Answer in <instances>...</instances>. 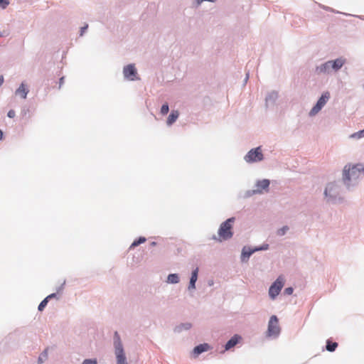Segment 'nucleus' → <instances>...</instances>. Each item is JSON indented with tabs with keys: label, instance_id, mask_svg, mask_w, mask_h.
<instances>
[{
	"label": "nucleus",
	"instance_id": "f704fd0d",
	"mask_svg": "<svg viewBox=\"0 0 364 364\" xmlns=\"http://www.w3.org/2000/svg\"><path fill=\"white\" fill-rule=\"evenodd\" d=\"M3 137V132L0 129V140L2 139Z\"/></svg>",
	"mask_w": 364,
	"mask_h": 364
},
{
	"label": "nucleus",
	"instance_id": "aec40b11",
	"mask_svg": "<svg viewBox=\"0 0 364 364\" xmlns=\"http://www.w3.org/2000/svg\"><path fill=\"white\" fill-rule=\"evenodd\" d=\"M146 238L144 237H140L138 240H134L130 246V248L138 246L139 245L144 243L146 242Z\"/></svg>",
	"mask_w": 364,
	"mask_h": 364
},
{
	"label": "nucleus",
	"instance_id": "f03ea898",
	"mask_svg": "<svg viewBox=\"0 0 364 364\" xmlns=\"http://www.w3.org/2000/svg\"><path fill=\"white\" fill-rule=\"evenodd\" d=\"M234 220V218H231L223 222L218 230V238H214L220 242L231 238L233 235L232 229Z\"/></svg>",
	"mask_w": 364,
	"mask_h": 364
},
{
	"label": "nucleus",
	"instance_id": "c756f323",
	"mask_svg": "<svg viewBox=\"0 0 364 364\" xmlns=\"http://www.w3.org/2000/svg\"><path fill=\"white\" fill-rule=\"evenodd\" d=\"M7 115L10 118H14L16 115L15 111L13 109L9 110Z\"/></svg>",
	"mask_w": 364,
	"mask_h": 364
},
{
	"label": "nucleus",
	"instance_id": "dca6fc26",
	"mask_svg": "<svg viewBox=\"0 0 364 364\" xmlns=\"http://www.w3.org/2000/svg\"><path fill=\"white\" fill-rule=\"evenodd\" d=\"M331 192H333L334 193H337L336 186L333 183L328 184V186L326 188L325 195L327 196L329 193V195L331 197L332 196V195L331 194Z\"/></svg>",
	"mask_w": 364,
	"mask_h": 364
},
{
	"label": "nucleus",
	"instance_id": "f8f14e48",
	"mask_svg": "<svg viewBox=\"0 0 364 364\" xmlns=\"http://www.w3.org/2000/svg\"><path fill=\"white\" fill-rule=\"evenodd\" d=\"M240 339V337L237 335H235L232 337L225 345V350H230L231 348L234 347Z\"/></svg>",
	"mask_w": 364,
	"mask_h": 364
},
{
	"label": "nucleus",
	"instance_id": "423d86ee",
	"mask_svg": "<svg viewBox=\"0 0 364 364\" xmlns=\"http://www.w3.org/2000/svg\"><path fill=\"white\" fill-rule=\"evenodd\" d=\"M245 159L247 162H257L263 159V154L260 147L251 149L245 156Z\"/></svg>",
	"mask_w": 364,
	"mask_h": 364
},
{
	"label": "nucleus",
	"instance_id": "cd10ccee",
	"mask_svg": "<svg viewBox=\"0 0 364 364\" xmlns=\"http://www.w3.org/2000/svg\"><path fill=\"white\" fill-rule=\"evenodd\" d=\"M252 252H246L245 250L243 249L242 256V257L248 258L252 255Z\"/></svg>",
	"mask_w": 364,
	"mask_h": 364
},
{
	"label": "nucleus",
	"instance_id": "bb28decb",
	"mask_svg": "<svg viewBox=\"0 0 364 364\" xmlns=\"http://www.w3.org/2000/svg\"><path fill=\"white\" fill-rule=\"evenodd\" d=\"M82 364H97V362L96 360L86 359Z\"/></svg>",
	"mask_w": 364,
	"mask_h": 364
},
{
	"label": "nucleus",
	"instance_id": "9b49d317",
	"mask_svg": "<svg viewBox=\"0 0 364 364\" xmlns=\"http://www.w3.org/2000/svg\"><path fill=\"white\" fill-rule=\"evenodd\" d=\"M210 349V346L208 343L200 344L196 346L193 349V353L196 355H198L199 354L205 352Z\"/></svg>",
	"mask_w": 364,
	"mask_h": 364
},
{
	"label": "nucleus",
	"instance_id": "4be33fe9",
	"mask_svg": "<svg viewBox=\"0 0 364 364\" xmlns=\"http://www.w3.org/2000/svg\"><path fill=\"white\" fill-rule=\"evenodd\" d=\"M352 138H362L364 136V129L361 131H359L356 133H354L351 136H350Z\"/></svg>",
	"mask_w": 364,
	"mask_h": 364
},
{
	"label": "nucleus",
	"instance_id": "473e14b6",
	"mask_svg": "<svg viewBox=\"0 0 364 364\" xmlns=\"http://www.w3.org/2000/svg\"><path fill=\"white\" fill-rule=\"evenodd\" d=\"M63 80H64V77H63L60 79V87L63 83Z\"/></svg>",
	"mask_w": 364,
	"mask_h": 364
},
{
	"label": "nucleus",
	"instance_id": "ddd939ff",
	"mask_svg": "<svg viewBox=\"0 0 364 364\" xmlns=\"http://www.w3.org/2000/svg\"><path fill=\"white\" fill-rule=\"evenodd\" d=\"M28 90L26 88V85L21 83L20 87L16 90V94L20 95L23 99H26Z\"/></svg>",
	"mask_w": 364,
	"mask_h": 364
},
{
	"label": "nucleus",
	"instance_id": "39448f33",
	"mask_svg": "<svg viewBox=\"0 0 364 364\" xmlns=\"http://www.w3.org/2000/svg\"><path fill=\"white\" fill-rule=\"evenodd\" d=\"M279 332V320L276 316H272L268 323L267 335L269 336H277Z\"/></svg>",
	"mask_w": 364,
	"mask_h": 364
},
{
	"label": "nucleus",
	"instance_id": "0eeeda50",
	"mask_svg": "<svg viewBox=\"0 0 364 364\" xmlns=\"http://www.w3.org/2000/svg\"><path fill=\"white\" fill-rule=\"evenodd\" d=\"M330 98V93L326 92L322 94L321 97L318 100L316 105L310 111V115L314 116L316 114L322 107L326 105L328 99Z\"/></svg>",
	"mask_w": 364,
	"mask_h": 364
},
{
	"label": "nucleus",
	"instance_id": "b1692460",
	"mask_svg": "<svg viewBox=\"0 0 364 364\" xmlns=\"http://www.w3.org/2000/svg\"><path fill=\"white\" fill-rule=\"evenodd\" d=\"M289 230V228L287 226H284L282 228H280L277 230V235L279 236L284 235L286 232Z\"/></svg>",
	"mask_w": 364,
	"mask_h": 364
},
{
	"label": "nucleus",
	"instance_id": "6e6552de",
	"mask_svg": "<svg viewBox=\"0 0 364 364\" xmlns=\"http://www.w3.org/2000/svg\"><path fill=\"white\" fill-rule=\"evenodd\" d=\"M123 73L125 78L129 80H137V72L134 65H128L124 68Z\"/></svg>",
	"mask_w": 364,
	"mask_h": 364
},
{
	"label": "nucleus",
	"instance_id": "a211bd4d",
	"mask_svg": "<svg viewBox=\"0 0 364 364\" xmlns=\"http://www.w3.org/2000/svg\"><path fill=\"white\" fill-rule=\"evenodd\" d=\"M167 282L171 284H176L179 282V278L176 274H171L168 276Z\"/></svg>",
	"mask_w": 364,
	"mask_h": 364
},
{
	"label": "nucleus",
	"instance_id": "412c9836",
	"mask_svg": "<svg viewBox=\"0 0 364 364\" xmlns=\"http://www.w3.org/2000/svg\"><path fill=\"white\" fill-rule=\"evenodd\" d=\"M48 300L45 298L39 304L38 306V310L40 311H43L44 309V308L46 306V305L48 304Z\"/></svg>",
	"mask_w": 364,
	"mask_h": 364
},
{
	"label": "nucleus",
	"instance_id": "2eb2a0df",
	"mask_svg": "<svg viewBox=\"0 0 364 364\" xmlns=\"http://www.w3.org/2000/svg\"><path fill=\"white\" fill-rule=\"evenodd\" d=\"M198 269L196 268L192 272V275H191V277L190 284H189V287H188L189 289H195V283H196V282L197 280V278H198Z\"/></svg>",
	"mask_w": 364,
	"mask_h": 364
},
{
	"label": "nucleus",
	"instance_id": "6ab92c4d",
	"mask_svg": "<svg viewBox=\"0 0 364 364\" xmlns=\"http://www.w3.org/2000/svg\"><path fill=\"white\" fill-rule=\"evenodd\" d=\"M269 186V181L267 179H264L262 181H260L257 183V186L259 188L265 189L267 188Z\"/></svg>",
	"mask_w": 364,
	"mask_h": 364
},
{
	"label": "nucleus",
	"instance_id": "2f4dec72",
	"mask_svg": "<svg viewBox=\"0 0 364 364\" xmlns=\"http://www.w3.org/2000/svg\"><path fill=\"white\" fill-rule=\"evenodd\" d=\"M56 296V294H51L50 295H48L47 297H46L48 300H49L50 299H52V298H54Z\"/></svg>",
	"mask_w": 364,
	"mask_h": 364
},
{
	"label": "nucleus",
	"instance_id": "20e7f679",
	"mask_svg": "<svg viewBox=\"0 0 364 364\" xmlns=\"http://www.w3.org/2000/svg\"><path fill=\"white\" fill-rule=\"evenodd\" d=\"M284 284V278L283 276H279L276 281L271 285L269 289V295L271 299H274L279 294L281 289Z\"/></svg>",
	"mask_w": 364,
	"mask_h": 364
},
{
	"label": "nucleus",
	"instance_id": "f257e3e1",
	"mask_svg": "<svg viewBox=\"0 0 364 364\" xmlns=\"http://www.w3.org/2000/svg\"><path fill=\"white\" fill-rule=\"evenodd\" d=\"M364 176V166L362 164L346 166L343 171V179L345 183L352 180H356L360 177Z\"/></svg>",
	"mask_w": 364,
	"mask_h": 364
},
{
	"label": "nucleus",
	"instance_id": "7ed1b4c3",
	"mask_svg": "<svg viewBox=\"0 0 364 364\" xmlns=\"http://www.w3.org/2000/svg\"><path fill=\"white\" fill-rule=\"evenodd\" d=\"M114 346L115 348L117 364H127L122 344L117 332L114 333Z\"/></svg>",
	"mask_w": 364,
	"mask_h": 364
},
{
	"label": "nucleus",
	"instance_id": "1a4fd4ad",
	"mask_svg": "<svg viewBox=\"0 0 364 364\" xmlns=\"http://www.w3.org/2000/svg\"><path fill=\"white\" fill-rule=\"evenodd\" d=\"M346 61L345 58H339L335 60H329L328 63L331 67V70L337 71L346 63Z\"/></svg>",
	"mask_w": 364,
	"mask_h": 364
},
{
	"label": "nucleus",
	"instance_id": "9d476101",
	"mask_svg": "<svg viewBox=\"0 0 364 364\" xmlns=\"http://www.w3.org/2000/svg\"><path fill=\"white\" fill-rule=\"evenodd\" d=\"M331 70V67L330 64L328 63V61L326 62L325 63L321 65L320 66H318L316 68V72L318 74L321 73H328Z\"/></svg>",
	"mask_w": 364,
	"mask_h": 364
},
{
	"label": "nucleus",
	"instance_id": "5701e85b",
	"mask_svg": "<svg viewBox=\"0 0 364 364\" xmlns=\"http://www.w3.org/2000/svg\"><path fill=\"white\" fill-rule=\"evenodd\" d=\"M169 108L168 104H164L161 108V113L164 115L168 112Z\"/></svg>",
	"mask_w": 364,
	"mask_h": 364
},
{
	"label": "nucleus",
	"instance_id": "72a5a7b5",
	"mask_svg": "<svg viewBox=\"0 0 364 364\" xmlns=\"http://www.w3.org/2000/svg\"><path fill=\"white\" fill-rule=\"evenodd\" d=\"M4 82V77L2 76L0 77V86L2 85V83Z\"/></svg>",
	"mask_w": 364,
	"mask_h": 364
},
{
	"label": "nucleus",
	"instance_id": "4468645a",
	"mask_svg": "<svg viewBox=\"0 0 364 364\" xmlns=\"http://www.w3.org/2000/svg\"><path fill=\"white\" fill-rule=\"evenodd\" d=\"M178 116L179 113L177 110L172 111L167 119V124L171 125L172 124H173L178 119Z\"/></svg>",
	"mask_w": 364,
	"mask_h": 364
},
{
	"label": "nucleus",
	"instance_id": "f3484780",
	"mask_svg": "<svg viewBox=\"0 0 364 364\" xmlns=\"http://www.w3.org/2000/svg\"><path fill=\"white\" fill-rule=\"evenodd\" d=\"M338 347V343L336 342H332L330 340L326 341V350L330 352L334 351Z\"/></svg>",
	"mask_w": 364,
	"mask_h": 364
},
{
	"label": "nucleus",
	"instance_id": "c85d7f7f",
	"mask_svg": "<svg viewBox=\"0 0 364 364\" xmlns=\"http://www.w3.org/2000/svg\"><path fill=\"white\" fill-rule=\"evenodd\" d=\"M293 288L292 287H287L284 289V294L287 295H291L293 293Z\"/></svg>",
	"mask_w": 364,
	"mask_h": 364
},
{
	"label": "nucleus",
	"instance_id": "a878e982",
	"mask_svg": "<svg viewBox=\"0 0 364 364\" xmlns=\"http://www.w3.org/2000/svg\"><path fill=\"white\" fill-rule=\"evenodd\" d=\"M9 2L8 0H0V6L2 9H5L8 5Z\"/></svg>",
	"mask_w": 364,
	"mask_h": 364
},
{
	"label": "nucleus",
	"instance_id": "7c9ffc66",
	"mask_svg": "<svg viewBox=\"0 0 364 364\" xmlns=\"http://www.w3.org/2000/svg\"><path fill=\"white\" fill-rule=\"evenodd\" d=\"M87 27H88V25H87V24H86L85 26H83V27H82V28H81V31H81V32H80V36H82V35H83L84 32H85V30L87 28Z\"/></svg>",
	"mask_w": 364,
	"mask_h": 364
},
{
	"label": "nucleus",
	"instance_id": "393cba45",
	"mask_svg": "<svg viewBox=\"0 0 364 364\" xmlns=\"http://www.w3.org/2000/svg\"><path fill=\"white\" fill-rule=\"evenodd\" d=\"M48 353L46 350L38 358V363L41 364L43 362V358L46 359L47 358Z\"/></svg>",
	"mask_w": 364,
	"mask_h": 364
}]
</instances>
